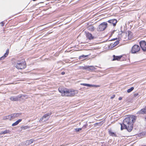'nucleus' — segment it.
<instances>
[{"label":"nucleus","mask_w":146,"mask_h":146,"mask_svg":"<svg viewBox=\"0 0 146 146\" xmlns=\"http://www.w3.org/2000/svg\"><path fill=\"white\" fill-rule=\"evenodd\" d=\"M87 28L88 30L91 31H93L94 30V27L92 25L88 26Z\"/></svg>","instance_id":"obj_17"},{"label":"nucleus","mask_w":146,"mask_h":146,"mask_svg":"<svg viewBox=\"0 0 146 146\" xmlns=\"http://www.w3.org/2000/svg\"><path fill=\"white\" fill-rule=\"evenodd\" d=\"M102 123V122H100L99 123Z\"/></svg>","instance_id":"obj_38"},{"label":"nucleus","mask_w":146,"mask_h":146,"mask_svg":"<svg viewBox=\"0 0 146 146\" xmlns=\"http://www.w3.org/2000/svg\"><path fill=\"white\" fill-rule=\"evenodd\" d=\"M22 121V119H19L12 124V126H15L18 125Z\"/></svg>","instance_id":"obj_20"},{"label":"nucleus","mask_w":146,"mask_h":146,"mask_svg":"<svg viewBox=\"0 0 146 146\" xmlns=\"http://www.w3.org/2000/svg\"><path fill=\"white\" fill-rule=\"evenodd\" d=\"M115 97V95H113L111 97V99H113L114 97Z\"/></svg>","instance_id":"obj_30"},{"label":"nucleus","mask_w":146,"mask_h":146,"mask_svg":"<svg viewBox=\"0 0 146 146\" xmlns=\"http://www.w3.org/2000/svg\"><path fill=\"white\" fill-rule=\"evenodd\" d=\"M10 131L8 130H5L4 131H2L0 132V134H4L6 133H9L10 132Z\"/></svg>","instance_id":"obj_21"},{"label":"nucleus","mask_w":146,"mask_h":146,"mask_svg":"<svg viewBox=\"0 0 146 146\" xmlns=\"http://www.w3.org/2000/svg\"><path fill=\"white\" fill-rule=\"evenodd\" d=\"M86 36L87 38L90 40L93 39L94 38L92 35L88 32L86 34Z\"/></svg>","instance_id":"obj_13"},{"label":"nucleus","mask_w":146,"mask_h":146,"mask_svg":"<svg viewBox=\"0 0 146 146\" xmlns=\"http://www.w3.org/2000/svg\"><path fill=\"white\" fill-rule=\"evenodd\" d=\"M98 123H96V124H98Z\"/></svg>","instance_id":"obj_40"},{"label":"nucleus","mask_w":146,"mask_h":146,"mask_svg":"<svg viewBox=\"0 0 146 146\" xmlns=\"http://www.w3.org/2000/svg\"><path fill=\"white\" fill-rule=\"evenodd\" d=\"M1 26H4V23L3 22H2L1 23Z\"/></svg>","instance_id":"obj_33"},{"label":"nucleus","mask_w":146,"mask_h":146,"mask_svg":"<svg viewBox=\"0 0 146 146\" xmlns=\"http://www.w3.org/2000/svg\"><path fill=\"white\" fill-rule=\"evenodd\" d=\"M91 87H94L96 88L99 87L100 86L99 85H92Z\"/></svg>","instance_id":"obj_28"},{"label":"nucleus","mask_w":146,"mask_h":146,"mask_svg":"<svg viewBox=\"0 0 146 146\" xmlns=\"http://www.w3.org/2000/svg\"><path fill=\"white\" fill-rule=\"evenodd\" d=\"M138 95V93H136V94H134V96L135 97H136V96H137Z\"/></svg>","instance_id":"obj_32"},{"label":"nucleus","mask_w":146,"mask_h":146,"mask_svg":"<svg viewBox=\"0 0 146 146\" xmlns=\"http://www.w3.org/2000/svg\"><path fill=\"white\" fill-rule=\"evenodd\" d=\"M111 25H113V26H116V24L117 22V20L115 19H113L108 20V21Z\"/></svg>","instance_id":"obj_10"},{"label":"nucleus","mask_w":146,"mask_h":146,"mask_svg":"<svg viewBox=\"0 0 146 146\" xmlns=\"http://www.w3.org/2000/svg\"><path fill=\"white\" fill-rule=\"evenodd\" d=\"M140 48L139 46L137 44L134 45L132 48L131 52L132 53H135L139 52Z\"/></svg>","instance_id":"obj_5"},{"label":"nucleus","mask_w":146,"mask_h":146,"mask_svg":"<svg viewBox=\"0 0 146 146\" xmlns=\"http://www.w3.org/2000/svg\"><path fill=\"white\" fill-rule=\"evenodd\" d=\"M128 37H129L130 38H131L132 37V33L131 31H129L128 32Z\"/></svg>","instance_id":"obj_26"},{"label":"nucleus","mask_w":146,"mask_h":146,"mask_svg":"<svg viewBox=\"0 0 146 146\" xmlns=\"http://www.w3.org/2000/svg\"><path fill=\"white\" fill-rule=\"evenodd\" d=\"M137 117L132 115L126 117L123 120V124H121V130L126 129L129 132H130L133 129V123L135 121Z\"/></svg>","instance_id":"obj_1"},{"label":"nucleus","mask_w":146,"mask_h":146,"mask_svg":"<svg viewBox=\"0 0 146 146\" xmlns=\"http://www.w3.org/2000/svg\"><path fill=\"white\" fill-rule=\"evenodd\" d=\"M108 132L109 134L110 135L115 137H117V135H116L115 133L112 132V130L111 129L109 130Z\"/></svg>","instance_id":"obj_18"},{"label":"nucleus","mask_w":146,"mask_h":146,"mask_svg":"<svg viewBox=\"0 0 146 146\" xmlns=\"http://www.w3.org/2000/svg\"><path fill=\"white\" fill-rule=\"evenodd\" d=\"M115 39H115V38H114V39H113V40H115Z\"/></svg>","instance_id":"obj_36"},{"label":"nucleus","mask_w":146,"mask_h":146,"mask_svg":"<svg viewBox=\"0 0 146 146\" xmlns=\"http://www.w3.org/2000/svg\"><path fill=\"white\" fill-rule=\"evenodd\" d=\"M34 140L33 139H31L29 140H28L26 141V144L27 145H29L31 144L33 142Z\"/></svg>","instance_id":"obj_19"},{"label":"nucleus","mask_w":146,"mask_h":146,"mask_svg":"<svg viewBox=\"0 0 146 146\" xmlns=\"http://www.w3.org/2000/svg\"><path fill=\"white\" fill-rule=\"evenodd\" d=\"M3 119H9L11 120V118L10 115H8V116L4 117H3Z\"/></svg>","instance_id":"obj_22"},{"label":"nucleus","mask_w":146,"mask_h":146,"mask_svg":"<svg viewBox=\"0 0 146 146\" xmlns=\"http://www.w3.org/2000/svg\"><path fill=\"white\" fill-rule=\"evenodd\" d=\"M21 114V113H14L13 114H11L10 115L11 116V119H12L18 117Z\"/></svg>","instance_id":"obj_12"},{"label":"nucleus","mask_w":146,"mask_h":146,"mask_svg":"<svg viewBox=\"0 0 146 146\" xmlns=\"http://www.w3.org/2000/svg\"><path fill=\"white\" fill-rule=\"evenodd\" d=\"M114 31H113V32H112V33H114Z\"/></svg>","instance_id":"obj_37"},{"label":"nucleus","mask_w":146,"mask_h":146,"mask_svg":"<svg viewBox=\"0 0 146 146\" xmlns=\"http://www.w3.org/2000/svg\"><path fill=\"white\" fill-rule=\"evenodd\" d=\"M137 114H143L146 113V109L145 108L141 109L140 110L138 111Z\"/></svg>","instance_id":"obj_14"},{"label":"nucleus","mask_w":146,"mask_h":146,"mask_svg":"<svg viewBox=\"0 0 146 146\" xmlns=\"http://www.w3.org/2000/svg\"><path fill=\"white\" fill-rule=\"evenodd\" d=\"M119 43V40H117L114 43H112L110 44V46L111 47H113L117 46Z\"/></svg>","instance_id":"obj_16"},{"label":"nucleus","mask_w":146,"mask_h":146,"mask_svg":"<svg viewBox=\"0 0 146 146\" xmlns=\"http://www.w3.org/2000/svg\"><path fill=\"white\" fill-rule=\"evenodd\" d=\"M58 90L59 92L61 93L62 96H72L75 95L74 91L71 90L62 86L60 87Z\"/></svg>","instance_id":"obj_2"},{"label":"nucleus","mask_w":146,"mask_h":146,"mask_svg":"<svg viewBox=\"0 0 146 146\" xmlns=\"http://www.w3.org/2000/svg\"><path fill=\"white\" fill-rule=\"evenodd\" d=\"M82 128H76L75 129V130L76 132H78L81 130Z\"/></svg>","instance_id":"obj_27"},{"label":"nucleus","mask_w":146,"mask_h":146,"mask_svg":"<svg viewBox=\"0 0 146 146\" xmlns=\"http://www.w3.org/2000/svg\"><path fill=\"white\" fill-rule=\"evenodd\" d=\"M134 89V88L133 87H131L130 88L127 90V92L128 93H129L132 91Z\"/></svg>","instance_id":"obj_24"},{"label":"nucleus","mask_w":146,"mask_h":146,"mask_svg":"<svg viewBox=\"0 0 146 146\" xmlns=\"http://www.w3.org/2000/svg\"><path fill=\"white\" fill-rule=\"evenodd\" d=\"M65 74V72H61V74L62 75H64Z\"/></svg>","instance_id":"obj_34"},{"label":"nucleus","mask_w":146,"mask_h":146,"mask_svg":"<svg viewBox=\"0 0 146 146\" xmlns=\"http://www.w3.org/2000/svg\"><path fill=\"white\" fill-rule=\"evenodd\" d=\"M139 44L142 50L146 51V42L145 40H141L139 42Z\"/></svg>","instance_id":"obj_7"},{"label":"nucleus","mask_w":146,"mask_h":146,"mask_svg":"<svg viewBox=\"0 0 146 146\" xmlns=\"http://www.w3.org/2000/svg\"><path fill=\"white\" fill-rule=\"evenodd\" d=\"M88 126V124L86 123V124H85L83 126V127L82 128H83L84 129L86 128Z\"/></svg>","instance_id":"obj_29"},{"label":"nucleus","mask_w":146,"mask_h":146,"mask_svg":"<svg viewBox=\"0 0 146 146\" xmlns=\"http://www.w3.org/2000/svg\"><path fill=\"white\" fill-rule=\"evenodd\" d=\"M83 69L87 70L88 71H93L95 70V68L92 66H85L82 68Z\"/></svg>","instance_id":"obj_8"},{"label":"nucleus","mask_w":146,"mask_h":146,"mask_svg":"<svg viewBox=\"0 0 146 146\" xmlns=\"http://www.w3.org/2000/svg\"><path fill=\"white\" fill-rule=\"evenodd\" d=\"M88 56V55H82L80 56L79 57V59H81L82 58H84Z\"/></svg>","instance_id":"obj_25"},{"label":"nucleus","mask_w":146,"mask_h":146,"mask_svg":"<svg viewBox=\"0 0 146 146\" xmlns=\"http://www.w3.org/2000/svg\"><path fill=\"white\" fill-rule=\"evenodd\" d=\"M123 56V55L115 56V55H113V60H123V59H122Z\"/></svg>","instance_id":"obj_11"},{"label":"nucleus","mask_w":146,"mask_h":146,"mask_svg":"<svg viewBox=\"0 0 146 146\" xmlns=\"http://www.w3.org/2000/svg\"><path fill=\"white\" fill-rule=\"evenodd\" d=\"M9 50H7L5 54L4 55L1 57L0 58V60L3 59L5 57H6L8 55L9 53Z\"/></svg>","instance_id":"obj_15"},{"label":"nucleus","mask_w":146,"mask_h":146,"mask_svg":"<svg viewBox=\"0 0 146 146\" xmlns=\"http://www.w3.org/2000/svg\"><path fill=\"white\" fill-rule=\"evenodd\" d=\"M122 98L121 97H119V100H122Z\"/></svg>","instance_id":"obj_35"},{"label":"nucleus","mask_w":146,"mask_h":146,"mask_svg":"<svg viewBox=\"0 0 146 146\" xmlns=\"http://www.w3.org/2000/svg\"><path fill=\"white\" fill-rule=\"evenodd\" d=\"M80 84L81 85H83L84 86H88L89 87H91V86H92V84H85V83H82V84Z\"/></svg>","instance_id":"obj_23"},{"label":"nucleus","mask_w":146,"mask_h":146,"mask_svg":"<svg viewBox=\"0 0 146 146\" xmlns=\"http://www.w3.org/2000/svg\"><path fill=\"white\" fill-rule=\"evenodd\" d=\"M51 114V113H46L39 120L40 122L45 121L48 120L49 118V116Z\"/></svg>","instance_id":"obj_6"},{"label":"nucleus","mask_w":146,"mask_h":146,"mask_svg":"<svg viewBox=\"0 0 146 146\" xmlns=\"http://www.w3.org/2000/svg\"><path fill=\"white\" fill-rule=\"evenodd\" d=\"M108 24L106 22H104L100 24L97 28V30L102 31L105 30L107 27Z\"/></svg>","instance_id":"obj_4"},{"label":"nucleus","mask_w":146,"mask_h":146,"mask_svg":"<svg viewBox=\"0 0 146 146\" xmlns=\"http://www.w3.org/2000/svg\"><path fill=\"white\" fill-rule=\"evenodd\" d=\"M145 120H146V117H145Z\"/></svg>","instance_id":"obj_39"},{"label":"nucleus","mask_w":146,"mask_h":146,"mask_svg":"<svg viewBox=\"0 0 146 146\" xmlns=\"http://www.w3.org/2000/svg\"><path fill=\"white\" fill-rule=\"evenodd\" d=\"M21 95H18L17 96H11L10 98V99L12 101H17L19 100V98H21Z\"/></svg>","instance_id":"obj_9"},{"label":"nucleus","mask_w":146,"mask_h":146,"mask_svg":"<svg viewBox=\"0 0 146 146\" xmlns=\"http://www.w3.org/2000/svg\"><path fill=\"white\" fill-rule=\"evenodd\" d=\"M21 95V98L22 97H25L26 96V95H25L20 94V95Z\"/></svg>","instance_id":"obj_31"},{"label":"nucleus","mask_w":146,"mask_h":146,"mask_svg":"<svg viewBox=\"0 0 146 146\" xmlns=\"http://www.w3.org/2000/svg\"><path fill=\"white\" fill-rule=\"evenodd\" d=\"M26 64L24 62H20V61H17L16 63L14 64V65L16 68L18 69H23L25 68L26 67Z\"/></svg>","instance_id":"obj_3"}]
</instances>
